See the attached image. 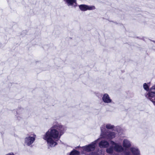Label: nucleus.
I'll return each mask as SVG.
<instances>
[{
	"instance_id": "nucleus-1",
	"label": "nucleus",
	"mask_w": 155,
	"mask_h": 155,
	"mask_svg": "<svg viewBox=\"0 0 155 155\" xmlns=\"http://www.w3.org/2000/svg\"><path fill=\"white\" fill-rule=\"evenodd\" d=\"M65 130V127L60 124H53L43 137V139L46 141L48 147H54L58 144L57 141Z\"/></svg>"
},
{
	"instance_id": "nucleus-2",
	"label": "nucleus",
	"mask_w": 155,
	"mask_h": 155,
	"mask_svg": "<svg viewBox=\"0 0 155 155\" xmlns=\"http://www.w3.org/2000/svg\"><path fill=\"white\" fill-rule=\"evenodd\" d=\"M150 83H145L143 84L144 89L148 92L145 94L146 97L150 100L155 105V85L149 89Z\"/></svg>"
},
{
	"instance_id": "nucleus-3",
	"label": "nucleus",
	"mask_w": 155,
	"mask_h": 155,
	"mask_svg": "<svg viewBox=\"0 0 155 155\" xmlns=\"http://www.w3.org/2000/svg\"><path fill=\"white\" fill-rule=\"evenodd\" d=\"M110 147L106 149V151L107 153L111 155H114L115 153V151L121 153L124 151V148L122 145L119 143L111 141L110 142Z\"/></svg>"
},
{
	"instance_id": "nucleus-4",
	"label": "nucleus",
	"mask_w": 155,
	"mask_h": 155,
	"mask_svg": "<svg viewBox=\"0 0 155 155\" xmlns=\"http://www.w3.org/2000/svg\"><path fill=\"white\" fill-rule=\"evenodd\" d=\"M122 147L124 148L123 152V155H131L130 152L127 150L132 145L131 142L128 139H124L122 142Z\"/></svg>"
},
{
	"instance_id": "nucleus-5",
	"label": "nucleus",
	"mask_w": 155,
	"mask_h": 155,
	"mask_svg": "<svg viewBox=\"0 0 155 155\" xmlns=\"http://www.w3.org/2000/svg\"><path fill=\"white\" fill-rule=\"evenodd\" d=\"M104 126H102L101 127V132L102 137L107 139H112L115 136V134L114 132H107L104 134L105 129Z\"/></svg>"
},
{
	"instance_id": "nucleus-6",
	"label": "nucleus",
	"mask_w": 155,
	"mask_h": 155,
	"mask_svg": "<svg viewBox=\"0 0 155 155\" xmlns=\"http://www.w3.org/2000/svg\"><path fill=\"white\" fill-rule=\"evenodd\" d=\"M100 139V138H99L92 142L90 144L83 147H82V149L83 150V151L89 152L94 150L96 144L98 142V140Z\"/></svg>"
},
{
	"instance_id": "nucleus-7",
	"label": "nucleus",
	"mask_w": 155,
	"mask_h": 155,
	"mask_svg": "<svg viewBox=\"0 0 155 155\" xmlns=\"http://www.w3.org/2000/svg\"><path fill=\"white\" fill-rule=\"evenodd\" d=\"M36 136V135L34 134L26 137L25 139V144L28 146L31 145L35 141Z\"/></svg>"
},
{
	"instance_id": "nucleus-8",
	"label": "nucleus",
	"mask_w": 155,
	"mask_h": 155,
	"mask_svg": "<svg viewBox=\"0 0 155 155\" xmlns=\"http://www.w3.org/2000/svg\"><path fill=\"white\" fill-rule=\"evenodd\" d=\"M79 7L80 9L82 11L94 10L95 8L94 6H89L85 5H79Z\"/></svg>"
},
{
	"instance_id": "nucleus-9",
	"label": "nucleus",
	"mask_w": 155,
	"mask_h": 155,
	"mask_svg": "<svg viewBox=\"0 0 155 155\" xmlns=\"http://www.w3.org/2000/svg\"><path fill=\"white\" fill-rule=\"evenodd\" d=\"M65 3L69 6H71L73 7H76L77 6V3L76 0H63Z\"/></svg>"
},
{
	"instance_id": "nucleus-10",
	"label": "nucleus",
	"mask_w": 155,
	"mask_h": 155,
	"mask_svg": "<svg viewBox=\"0 0 155 155\" xmlns=\"http://www.w3.org/2000/svg\"><path fill=\"white\" fill-rule=\"evenodd\" d=\"M102 99L103 102L105 103H111L112 102V100L107 94H105L103 95Z\"/></svg>"
},
{
	"instance_id": "nucleus-11",
	"label": "nucleus",
	"mask_w": 155,
	"mask_h": 155,
	"mask_svg": "<svg viewBox=\"0 0 155 155\" xmlns=\"http://www.w3.org/2000/svg\"><path fill=\"white\" fill-rule=\"evenodd\" d=\"M109 145V143L106 140L101 141L99 143V146L101 148L107 147Z\"/></svg>"
},
{
	"instance_id": "nucleus-12",
	"label": "nucleus",
	"mask_w": 155,
	"mask_h": 155,
	"mask_svg": "<svg viewBox=\"0 0 155 155\" xmlns=\"http://www.w3.org/2000/svg\"><path fill=\"white\" fill-rule=\"evenodd\" d=\"M131 152L134 155H139L140 152L138 149V148L136 147H131L130 149Z\"/></svg>"
},
{
	"instance_id": "nucleus-13",
	"label": "nucleus",
	"mask_w": 155,
	"mask_h": 155,
	"mask_svg": "<svg viewBox=\"0 0 155 155\" xmlns=\"http://www.w3.org/2000/svg\"><path fill=\"white\" fill-rule=\"evenodd\" d=\"M79 155V152L78 151L76 150H74L71 151L70 153V155Z\"/></svg>"
},
{
	"instance_id": "nucleus-14",
	"label": "nucleus",
	"mask_w": 155,
	"mask_h": 155,
	"mask_svg": "<svg viewBox=\"0 0 155 155\" xmlns=\"http://www.w3.org/2000/svg\"><path fill=\"white\" fill-rule=\"evenodd\" d=\"M106 127L108 129H112L114 128V126L110 124H107L106 125Z\"/></svg>"
},
{
	"instance_id": "nucleus-15",
	"label": "nucleus",
	"mask_w": 155,
	"mask_h": 155,
	"mask_svg": "<svg viewBox=\"0 0 155 155\" xmlns=\"http://www.w3.org/2000/svg\"><path fill=\"white\" fill-rule=\"evenodd\" d=\"M89 155H98V154L97 153L92 152L90 153Z\"/></svg>"
},
{
	"instance_id": "nucleus-16",
	"label": "nucleus",
	"mask_w": 155,
	"mask_h": 155,
	"mask_svg": "<svg viewBox=\"0 0 155 155\" xmlns=\"http://www.w3.org/2000/svg\"><path fill=\"white\" fill-rule=\"evenodd\" d=\"M5 155H14V153L12 152L8 153L7 154H6Z\"/></svg>"
}]
</instances>
